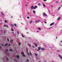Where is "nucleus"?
Instances as JSON below:
<instances>
[{
	"mask_svg": "<svg viewBox=\"0 0 62 62\" xmlns=\"http://www.w3.org/2000/svg\"><path fill=\"white\" fill-rule=\"evenodd\" d=\"M5 58H3L2 59H3V60H5Z\"/></svg>",
	"mask_w": 62,
	"mask_h": 62,
	"instance_id": "obj_50",
	"label": "nucleus"
},
{
	"mask_svg": "<svg viewBox=\"0 0 62 62\" xmlns=\"http://www.w3.org/2000/svg\"><path fill=\"white\" fill-rule=\"evenodd\" d=\"M38 49L37 50V51H39V50H40V49H41V47H38Z\"/></svg>",
	"mask_w": 62,
	"mask_h": 62,
	"instance_id": "obj_2",
	"label": "nucleus"
},
{
	"mask_svg": "<svg viewBox=\"0 0 62 62\" xmlns=\"http://www.w3.org/2000/svg\"><path fill=\"white\" fill-rule=\"evenodd\" d=\"M30 53L31 55H32V54H31V52H30Z\"/></svg>",
	"mask_w": 62,
	"mask_h": 62,
	"instance_id": "obj_22",
	"label": "nucleus"
},
{
	"mask_svg": "<svg viewBox=\"0 0 62 62\" xmlns=\"http://www.w3.org/2000/svg\"><path fill=\"white\" fill-rule=\"evenodd\" d=\"M27 19H29V17H27Z\"/></svg>",
	"mask_w": 62,
	"mask_h": 62,
	"instance_id": "obj_30",
	"label": "nucleus"
},
{
	"mask_svg": "<svg viewBox=\"0 0 62 62\" xmlns=\"http://www.w3.org/2000/svg\"><path fill=\"white\" fill-rule=\"evenodd\" d=\"M21 35H22V37H23V38H24V36H23V35L22 34Z\"/></svg>",
	"mask_w": 62,
	"mask_h": 62,
	"instance_id": "obj_13",
	"label": "nucleus"
},
{
	"mask_svg": "<svg viewBox=\"0 0 62 62\" xmlns=\"http://www.w3.org/2000/svg\"><path fill=\"white\" fill-rule=\"evenodd\" d=\"M27 54L28 55H30V54H29V53H28V52H27Z\"/></svg>",
	"mask_w": 62,
	"mask_h": 62,
	"instance_id": "obj_17",
	"label": "nucleus"
},
{
	"mask_svg": "<svg viewBox=\"0 0 62 62\" xmlns=\"http://www.w3.org/2000/svg\"><path fill=\"white\" fill-rule=\"evenodd\" d=\"M6 61H8V57H6Z\"/></svg>",
	"mask_w": 62,
	"mask_h": 62,
	"instance_id": "obj_9",
	"label": "nucleus"
},
{
	"mask_svg": "<svg viewBox=\"0 0 62 62\" xmlns=\"http://www.w3.org/2000/svg\"><path fill=\"white\" fill-rule=\"evenodd\" d=\"M56 3H58V1H56Z\"/></svg>",
	"mask_w": 62,
	"mask_h": 62,
	"instance_id": "obj_46",
	"label": "nucleus"
},
{
	"mask_svg": "<svg viewBox=\"0 0 62 62\" xmlns=\"http://www.w3.org/2000/svg\"><path fill=\"white\" fill-rule=\"evenodd\" d=\"M38 8V7L37 6H35L34 7V9H35V8Z\"/></svg>",
	"mask_w": 62,
	"mask_h": 62,
	"instance_id": "obj_8",
	"label": "nucleus"
},
{
	"mask_svg": "<svg viewBox=\"0 0 62 62\" xmlns=\"http://www.w3.org/2000/svg\"><path fill=\"white\" fill-rule=\"evenodd\" d=\"M11 26H13H13H14V25H13V24H11Z\"/></svg>",
	"mask_w": 62,
	"mask_h": 62,
	"instance_id": "obj_20",
	"label": "nucleus"
},
{
	"mask_svg": "<svg viewBox=\"0 0 62 62\" xmlns=\"http://www.w3.org/2000/svg\"><path fill=\"white\" fill-rule=\"evenodd\" d=\"M36 58V59H38V58L37 57Z\"/></svg>",
	"mask_w": 62,
	"mask_h": 62,
	"instance_id": "obj_52",
	"label": "nucleus"
},
{
	"mask_svg": "<svg viewBox=\"0 0 62 62\" xmlns=\"http://www.w3.org/2000/svg\"><path fill=\"white\" fill-rule=\"evenodd\" d=\"M54 22H53L50 24V26H52V25H53L54 24Z\"/></svg>",
	"mask_w": 62,
	"mask_h": 62,
	"instance_id": "obj_6",
	"label": "nucleus"
},
{
	"mask_svg": "<svg viewBox=\"0 0 62 62\" xmlns=\"http://www.w3.org/2000/svg\"><path fill=\"white\" fill-rule=\"evenodd\" d=\"M7 55H9V53H8V54H7Z\"/></svg>",
	"mask_w": 62,
	"mask_h": 62,
	"instance_id": "obj_32",
	"label": "nucleus"
},
{
	"mask_svg": "<svg viewBox=\"0 0 62 62\" xmlns=\"http://www.w3.org/2000/svg\"><path fill=\"white\" fill-rule=\"evenodd\" d=\"M10 51H12V49H10Z\"/></svg>",
	"mask_w": 62,
	"mask_h": 62,
	"instance_id": "obj_38",
	"label": "nucleus"
},
{
	"mask_svg": "<svg viewBox=\"0 0 62 62\" xmlns=\"http://www.w3.org/2000/svg\"><path fill=\"white\" fill-rule=\"evenodd\" d=\"M6 30H4V33L5 34L6 33Z\"/></svg>",
	"mask_w": 62,
	"mask_h": 62,
	"instance_id": "obj_14",
	"label": "nucleus"
},
{
	"mask_svg": "<svg viewBox=\"0 0 62 62\" xmlns=\"http://www.w3.org/2000/svg\"><path fill=\"white\" fill-rule=\"evenodd\" d=\"M12 33L13 34H14V32H13Z\"/></svg>",
	"mask_w": 62,
	"mask_h": 62,
	"instance_id": "obj_61",
	"label": "nucleus"
},
{
	"mask_svg": "<svg viewBox=\"0 0 62 62\" xmlns=\"http://www.w3.org/2000/svg\"><path fill=\"white\" fill-rule=\"evenodd\" d=\"M15 61H16V62H17V60H15Z\"/></svg>",
	"mask_w": 62,
	"mask_h": 62,
	"instance_id": "obj_42",
	"label": "nucleus"
},
{
	"mask_svg": "<svg viewBox=\"0 0 62 62\" xmlns=\"http://www.w3.org/2000/svg\"><path fill=\"white\" fill-rule=\"evenodd\" d=\"M44 23H47V22H46V21H45L44 22Z\"/></svg>",
	"mask_w": 62,
	"mask_h": 62,
	"instance_id": "obj_43",
	"label": "nucleus"
},
{
	"mask_svg": "<svg viewBox=\"0 0 62 62\" xmlns=\"http://www.w3.org/2000/svg\"><path fill=\"white\" fill-rule=\"evenodd\" d=\"M13 41V40H11L10 41V42H12Z\"/></svg>",
	"mask_w": 62,
	"mask_h": 62,
	"instance_id": "obj_33",
	"label": "nucleus"
},
{
	"mask_svg": "<svg viewBox=\"0 0 62 62\" xmlns=\"http://www.w3.org/2000/svg\"><path fill=\"white\" fill-rule=\"evenodd\" d=\"M33 12L34 13H35V12H36V11H35L34 10H33Z\"/></svg>",
	"mask_w": 62,
	"mask_h": 62,
	"instance_id": "obj_18",
	"label": "nucleus"
},
{
	"mask_svg": "<svg viewBox=\"0 0 62 62\" xmlns=\"http://www.w3.org/2000/svg\"><path fill=\"white\" fill-rule=\"evenodd\" d=\"M34 44H35V45H36V44H36V43H34Z\"/></svg>",
	"mask_w": 62,
	"mask_h": 62,
	"instance_id": "obj_60",
	"label": "nucleus"
},
{
	"mask_svg": "<svg viewBox=\"0 0 62 62\" xmlns=\"http://www.w3.org/2000/svg\"><path fill=\"white\" fill-rule=\"evenodd\" d=\"M60 16H59L58 18V19L57 20H60Z\"/></svg>",
	"mask_w": 62,
	"mask_h": 62,
	"instance_id": "obj_12",
	"label": "nucleus"
},
{
	"mask_svg": "<svg viewBox=\"0 0 62 62\" xmlns=\"http://www.w3.org/2000/svg\"><path fill=\"white\" fill-rule=\"evenodd\" d=\"M32 47L33 48H35V47H34V46H32Z\"/></svg>",
	"mask_w": 62,
	"mask_h": 62,
	"instance_id": "obj_39",
	"label": "nucleus"
},
{
	"mask_svg": "<svg viewBox=\"0 0 62 62\" xmlns=\"http://www.w3.org/2000/svg\"><path fill=\"white\" fill-rule=\"evenodd\" d=\"M14 25L15 26H16V25H17V24H14Z\"/></svg>",
	"mask_w": 62,
	"mask_h": 62,
	"instance_id": "obj_27",
	"label": "nucleus"
},
{
	"mask_svg": "<svg viewBox=\"0 0 62 62\" xmlns=\"http://www.w3.org/2000/svg\"><path fill=\"white\" fill-rule=\"evenodd\" d=\"M62 7V5L60 7H61H61Z\"/></svg>",
	"mask_w": 62,
	"mask_h": 62,
	"instance_id": "obj_58",
	"label": "nucleus"
},
{
	"mask_svg": "<svg viewBox=\"0 0 62 62\" xmlns=\"http://www.w3.org/2000/svg\"><path fill=\"white\" fill-rule=\"evenodd\" d=\"M41 5V4L40 3H39L38 4V6H40Z\"/></svg>",
	"mask_w": 62,
	"mask_h": 62,
	"instance_id": "obj_15",
	"label": "nucleus"
},
{
	"mask_svg": "<svg viewBox=\"0 0 62 62\" xmlns=\"http://www.w3.org/2000/svg\"><path fill=\"white\" fill-rule=\"evenodd\" d=\"M51 7H52V8L53 7V5H51Z\"/></svg>",
	"mask_w": 62,
	"mask_h": 62,
	"instance_id": "obj_44",
	"label": "nucleus"
},
{
	"mask_svg": "<svg viewBox=\"0 0 62 62\" xmlns=\"http://www.w3.org/2000/svg\"><path fill=\"white\" fill-rule=\"evenodd\" d=\"M20 57L18 55H17L16 56V57L18 59H19V57Z\"/></svg>",
	"mask_w": 62,
	"mask_h": 62,
	"instance_id": "obj_7",
	"label": "nucleus"
},
{
	"mask_svg": "<svg viewBox=\"0 0 62 62\" xmlns=\"http://www.w3.org/2000/svg\"><path fill=\"white\" fill-rule=\"evenodd\" d=\"M41 50H45V49L43 48H41Z\"/></svg>",
	"mask_w": 62,
	"mask_h": 62,
	"instance_id": "obj_10",
	"label": "nucleus"
},
{
	"mask_svg": "<svg viewBox=\"0 0 62 62\" xmlns=\"http://www.w3.org/2000/svg\"><path fill=\"white\" fill-rule=\"evenodd\" d=\"M57 37H58L57 36L56 37V39H57Z\"/></svg>",
	"mask_w": 62,
	"mask_h": 62,
	"instance_id": "obj_51",
	"label": "nucleus"
},
{
	"mask_svg": "<svg viewBox=\"0 0 62 62\" xmlns=\"http://www.w3.org/2000/svg\"><path fill=\"white\" fill-rule=\"evenodd\" d=\"M58 56L59 57H60V58L62 59V57H61V56L59 54Z\"/></svg>",
	"mask_w": 62,
	"mask_h": 62,
	"instance_id": "obj_5",
	"label": "nucleus"
},
{
	"mask_svg": "<svg viewBox=\"0 0 62 62\" xmlns=\"http://www.w3.org/2000/svg\"><path fill=\"white\" fill-rule=\"evenodd\" d=\"M8 43H7L6 44H5V46H7V45H8Z\"/></svg>",
	"mask_w": 62,
	"mask_h": 62,
	"instance_id": "obj_11",
	"label": "nucleus"
},
{
	"mask_svg": "<svg viewBox=\"0 0 62 62\" xmlns=\"http://www.w3.org/2000/svg\"><path fill=\"white\" fill-rule=\"evenodd\" d=\"M4 22H5V23H7V21H6V20H5L4 21Z\"/></svg>",
	"mask_w": 62,
	"mask_h": 62,
	"instance_id": "obj_21",
	"label": "nucleus"
},
{
	"mask_svg": "<svg viewBox=\"0 0 62 62\" xmlns=\"http://www.w3.org/2000/svg\"><path fill=\"white\" fill-rule=\"evenodd\" d=\"M61 8V7H59L58 8V10H59V9H60V8Z\"/></svg>",
	"mask_w": 62,
	"mask_h": 62,
	"instance_id": "obj_19",
	"label": "nucleus"
},
{
	"mask_svg": "<svg viewBox=\"0 0 62 62\" xmlns=\"http://www.w3.org/2000/svg\"><path fill=\"white\" fill-rule=\"evenodd\" d=\"M57 52H60V51H59V50H57Z\"/></svg>",
	"mask_w": 62,
	"mask_h": 62,
	"instance_id": "obj_47",
	"label": "nucleus"
},
{
	"mask_svg": "<svg viewBox=\"0 0 62 62\" xmlns=\"http://www.w3.org/2000/svg\"><path fill=\"white\" fill-rule=\"evenodd\" d=\"M26 51L27 52H28V49H27V48L26 49Z\"/></svg>",
	"mask_w": 62,
	"mask_h": 62,
	"instance_id": "obj_29",
	"label": "nucleus"
},
{
	"mask_svg": "<svg viewBox=\"0 0 62 62\" xmlns=\"http://www.w3.org/2000/svg\"><path fill=\"white\" fill-rule=\"evenodd\" d=\"M43 7H45V5H44L43 4Z\"/></svg>",
	"mask_w": 62,
	"mask_h": 62,
	"instance_id": "obj_36",
	"label": "nucleus"
},
{
	"mask_svg": "<svg viewBox=\"0 0 62 62\" xmlns=\"http://www.w3.org/2000/svg\"><path fill=\"white\" fill-rule=\"evenodd\" d=\"M47 1V0H44L43 1Z\"/></svg>",
	"mask_w": 62,
	"mask_h": 62,
	"instance_id": "obj_48",
	"label": "nucleus"
},
{
	"mask_svg": "<svg viewBox=\"0 0 62 62\" xmlns=\"http://www.w3.org/2000/svg\"><path fill=\"white\" fill-rule=\"evenodd\" d=\"M30 8L31 9H34V7H33V6H31L30 7Z\"/></svg>",
	"mask_w": 62,
	"mask_h": 62,
	"instance_id": "obj_1",
	"label": "nucleus"
},
{
	"mask_svg": "<svg viewBox=\"0 0 62 62\" xmlns=\"http://www.w3.org/2000/svg\"><path fill=\"white\" fill-rule=\"evenodd\" d=\"M18 44H19V45H21V43L19 42L18 43Z\"/></svg>",
	"mask_w": 62,
	"mask_h": 62,
	"instance_id": "obj_26",
	"label": "nucleus"
},
{
	"mask_svg": "<svg viewBox=\"0 0 62 62\" xmlns=\"http://www.w3.org/2000/svg\"><path fill=\"white\" fill-rule=\"evenodd\" d=\"M38 29L39 30H41V28H38Z\"/></svg>",
	"mask_w": 62,
	"mask_h": 62,
	"instance_id": "obj_31",
	"label": "nucleus"
},
{
	"mask_svg": "<svg viewBox=\"0 0 62 62\" xmlns=\"http://www.w3.org/2000/svg\"><path fill=\"white\" fill-rule=\"evenodd\" d=\"M10 44H9V46H10Z\"/></svg>",
	"mask_w": 62,
	"mask_h": 62,
	"instance_id": "obj_56",
	"label": "nucleus"
},
{
	"mask_svg": "<svg viewBox=\"0 0 62 62\" xmlns=\"http://www.w3.org/2000/svg\"><path fill=\"white\" fill-rule=\"evenodd\" d=\"M36 45V47H38V45L37 44Z\"/></svg>",
	"mask_w": 62,
	"mask_h": 62,
	"instance_id": "obj_49",
	"label": "nucleus"
},
{
	"mask_svg": "<svg viewBox=\"0 0 62 62\" xmlns=\"http://www.w3.org/2000/svg\"><path fill=\"white\" fill-rule=\"evenodd\" d=\"M1 14H2V15H4V14H3V13L2 12H1Z\"/></svg>",
	"mask_w": 62,
	"mask_h": 62,
	"instance_id": "obj_40",
	"label": "nucleus"
},
{
	"mask_svg": "<svg viewBox=\"0 0 62 62\" xmlns=\"http://www.w3.org/2000/svg\"><path fill=\"white\" fill-rule=\"evenodd\" d=\"M0 48H1V46H0Z\"/></svg>",
	"mask_w": 62,
	"mask_h": 62,
	"instance_id": "obj_64",
	"label": "nucleus"
},
{
	"mask_svg": "<svg viewBox=\"0 0 62 62\" xmlns=\"http://www.w3.org/2000/svg\"><path fill=\"white\" fill-rule=\"evenodd\" d=\"M40 22V20H39L36 21V23H39V22Z\"/></svg>",
	"mask_w": 62,
	"mask_h": 62,
	"instance_id": "obj_4",
	"label": "nucleus"
},
{
	"mask_svg": "<svg viewBox=\"0 0 62 62\" xmlns=\"http://www.w3.org/2000/svg\"><path fill=\"white\" fill-rule=\"evenodd\" d=\"M5 51H8V49H6L5 50Z\"/></svg>",
	"mask_w": 62,
	"mask_h": 62,
	"instance_id": "obj_45",
	"label": "nucleus"
},
{
	"mask_svg": "<svg viewBox=\"0 0 62 62\" xmlns=\"http://www.w3.org/2000/svg\"><path fill=\"white\" fill-rule=\"evenodd\" d=\"M27 61H28V62H29V60H28V59H27Z\"/></svg>",
	"mask_w": 62,
	"mask_h": 62,
	"instance_id": "obj_41",
	"label": "nucleus"
},
{
	"mask_svg": "<svg viewBox=\"0 0 62 62\" xmlns=\"http://www.w3.org/2000/svg\"><path fill=\"white\" fill-rule=\"evenodd\" d=\"M29 45L30 46H31L30 44H29Z\"/></svg>",
	"mask_w": 62,
	"mask_h": 62,
	"instance_id": "obj_54",
	"label": "nucleus"
},
{
	"mask_svg": "<svg viewBox=\"0 0 62 62\" xmlns=\"http://www.w3.org/2000/svg\"><path fill=\"white\" fill-rule=\"evenodd\" d=\"M43 16H47V15L45 13H43Z\"/></svg>",
	"mask_w": 62,
	"mask_h": 62,
	"instance_id": "obj_3",
	"label": "nucleus"
},
{
	"mask_svg": "<svg viewBox=\"0 0 62 62\" xmlns=\"http://www.w3.org/2000/svg\"><path fill=\"white\" fill-rule=\"evenodd\" d=\"M34 54H35V55L36 56H37V55H38L37 54H36L35 53H34Z\"/></svg>",
	"mask_w": 62,
	"mask_h": 62,
	"instance_id": "obj_24",
	"label": "nucleus"
},
{
	"mask_svg": "<svg viewBox=\"0 0 62 62\" xmlns=\"http://www.w3.org/2000/svg\"><path fill=\"white\" fill-rule=\"evenodd\" d=\"M37 32H39V31H37Z\"/></svg>",
	"mask_w": 62,
	"mask_h": 62,
	"instance_id": "obj_62",
	"label": "nucleus"
},
{
	"mask_svg": "<svg viewBox=\"0 0 62 62\" xmlns=\"http://www.w3.org/2000/svg\"><path fill=\"white\" fill-rule=\"evenodd\" d=\"M7 27L8 28V26H7Z\"/></svg>",
	"mask_w": 62,
	"mask_h": 62,
	"instance_id": "obj_59",
	"label": "nucleus"
},
{
	"mask_svg": "<svg viewBox=\"0 0 62 62\" xmlns=\"http://www.w3.org/2000/svg\"><path fill=\"white\" fill-rule=\"evenodd\" d=\"M21 54H24V53H23V52H22L21 53Z\"/></svg>",
	"mask_w": 62,
	"mask_h": 62,
	"instance_id": "obj_16",
	"label": "nucleus"
},
{
	"mask_svg": "<svg viewBox=\"0 0 62 62\" xmlns=\"http://www.w3.org/2000/svg\"><path fill=\"white\" fill-rule=\"evenodd\" d=\"M32 21L31 20V21L30 22V23H32Z\"/></svg>",
	"mask_w": 62,
	"mask_h": 62,
	"instance_id": "obj_37",
	"label": "nucleus"
},
{
	"mask_svg": "<svg viewBox=\"0 0 62 62\" xmlns=\"http://www.w3.org/2000/svg\"><path fill=\"white\" fill-rule=\"evenodd\" d=\"M11 31H14V30H13V29H11Z\"/></svg>",
	"mask_w": 62,
	"mask_h": 62,
	"instance_id": "obj_34",
	"label": "nucleus"
},
{
	"mask_svg": "<svg viewBox=\"0 0 62 62\" xmlns=\"http://www.w3.org/2000/svg\"><path fill=\"white\" fill-rule=\"evenodd\" d=\"M17 34H19V31H17Z\"/></svg>",
	"mask_w": 62,
	"mask_h": 62,
	"instance_id": "obj_35",
	"label": "nucleus"
},
{
	"mask_svg": "<svg viewBox=\"0 0 62 62\" xmlns=\"http://www.w3.org/2000/svg\"><path fill=\"white\" fill-rule=\"evenodd\" d=\"M23 56H24V57L25 56V55L24 54H23Z\"/></svg>",
	"mask_w": 62,
	"mask_h": 62,
	"instance_id": "obj_25",
	"label": "nucleus"
},
{
	"mask_svg": "<svg viewBox=\"0 0 62 62\" xmlns=\"http://www.w3.org/2000/svg\"><path fill=\"white\" fill-rule=\"evenodd\" d=\"M25 6H27V5H25Z\"/></svg>",
	"mask_w": 62,
	"mask_h": 62,
	"instance_id": "obj_53",
	"label": "nucleus"
},
{
	"mask_svg": "<svg viewBox=\"0 0 62 62\" xmlns=\"http://www.w3.org/2000/svg\"><path fill=\"white\" fill-rule=\"evenodd\" d=\"M4 27H7V26H6V25H4Z\"/></svg>",
	"mask_w": 62,
	"mask_h": 62,
	"instance_id": "obj_28",
	"label": "nucleus"
},
{
	"mask_svg": "<svg viewBox=\"0 0 62 62\" xmlns=\"http://www.w3.org/2000/svg\"><path fill=\"white\" fill-rule=\"evenodd\" d=\"M7 40L8 41H9V39H8V38H7Z\"/></svg>",
	"mask_w": 62,
	"mask_h": 62,
	"instance_id": "obj_23",
	"label": "nucleus"
},
{
	"mask_svg": "<svg viewBox=\"0 0 62 62\" xmlns=\"http://www.w3.org/2000/svg\"><path fill=\"white\" fill-rule=\"evenodd\" d=\"M60 42H62V40L61 41H60Z\"/></svg>",
	"mask_w": 62,
	"mask_h": 62,
	"instance_id": "obj_55",
	"label": "nucleus"
},
{
	"mask_svg": "<svg viewBox=\"0 0 62 62\" xmlns=\"http://www.w3.org/2000/svg\"><path fill=\"white\" fill-rule=\"evenodd\" d=\"M29 16H30V17H31V15H30Z\"/></svg>",
	"mask_w": 62,
	"mask_h": 62,
	"instance_id": "obj_57",
	"label": "nucleus"
},
{
	"mask_svg": "<svg viewBox=\"0 0 62 62\" xmlns=\"http://www.w3.org/2000/svg\"><path fill=\"white\" fill-rule=\"evenodd\" d=\"M28 15H29V13H28Z\"/></svg>",
	"mask_w": 62,
	"mask_h": 62,
	"instance_id": "obj_63",
	"label": "nucleus"
}]
</instances>
